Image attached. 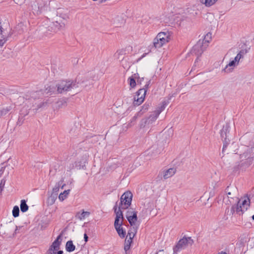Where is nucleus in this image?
Returning a JSON list of instances; mask_svg holds the SVG:
<instances>
[{
	"mask_svg": "<svg viewBox=\"0 0 254 254\" xmlns=\"http://www.w3.org/2000/svg\"><path fill=\"white\" fill-rule=\"evenodd\" d=\"M208 41L206 40V38L202 40H199L193 47L191 50V54L197 56L196 60L198 59V57L201 56L206 49L208 46Z\"/></svg>",
	"mask_w": 254,
	"mask_h": 254,
	"instance_id": "obj_6",
	"label": "nucleus"
},
{
	"mask_svg": "<svg viewBox=\"0 0 254 254\" xmlns=\"http://www.w3.org/2000/svg\"><path fill=\"white\" fill-rule=\"evenodd\" d=\"M23 25V24L22 23H19L16 26V28H15L16 30H18L19 33H20V34L22 33L24 31L23 29H22L21 30H20V29H19V28H21Z\"/></svg>",
	"mask_w": 254,
	"mask_h": 254,
	"instance_id": "obj_41",
	"label": "nucleus"
},
{
	"mask_svg": "<svg viewBox=\"0 0 254 254\" xmlns=\"http://www.w3.org/2000/svg\"><path fill=\"white\" fill-rule=\"evenodd\" d=\"M171 40V35L168 31L159 33L154 39L152 48H160Z\"/></svg>",
	"mask_w": 254,
	"mask_h": 254,
	"instance_id": "obj_4",
	"label": "nucleus"
},
{
	"mask_svg": "<svg viewBox=\"0 0 254 254\" xmlns=\"http://www.w3.org/2000/svg\"><path fill=\"white\" fill-rule=\"evenodd\" d=\"M156 254H164L163 250L160 251L159 252L157 253Z\"/></svg>",
	"mask_w": 254,
	"mask_h": 254,
	"instance_id": "obj_55",
	"label": "nucleus"
},
{
	"mask_svg": "<svg viewBox=\"0 0 254 254\" xmlns=\"http://www.w3.org/2000/svg\"><path fill=\"white\" fill-rule=\"evenodd\" d=\"M142 115V113H141V111H139L137 113H136L131 119L130 120V123H129L127 125V126L129 127H131L134 124V123L135 122L136 120L138 118L139 116H141Z\"/></svg>",
	"mask_w": 254,
	"mask_h": 254,
	"instance_id": "obj_27",
	"label": "nucleus"
},
{
	"mask_svg": "<svg viewBox=\"0 0 254 254\" xmlns=\"http://www.w3.org/2000/svg\"><path fill=\"white\" fill-rule=\"evenodd\" d=\"M4 26L3 24H2L1 20L0 19V35L3 36H7V34H9V33H6L5 32V29L4 28Z\"/></svg>",
	"mask_w": 254,
	"mask_h": 254,
	"instance_id": "obj_36",
	"label": "nucleus"
},
{
	"mask_svg": "<svg viewBox=\"0 0 254 254\" xmlns=\"http://www.w3.org/2000/svg\"><path fill=\"white\" fill-rule=\"evenodd\" d=\"M84 239L86 242L88 241V237L86 234H84Z\"/></svg>",
	"mask_w": 254,
	"mask_h": 254,
	"instance_id": "obj_51",
	"label": "nucleus"
},
{
	"mask_svg": "<svg viewBox=\"0 0 254 254\" xmlns=\"http://www.w3.org/2000/svg\"><path fill=\"white\" fill-rule=\"evenodd\" d=\"M65 26V24L61 20L53 22L49 27L48 30L52 32H57L62 29Z\"/></svg>",
	"mask_w": 254,
	"mask_h": 254,
	"instance_id": "obj_15",
	"label": "nucleus"
},
{
	"mask_svg": "<svg viewBox=\"0 0 254 254\" xmlns=\"http://www.w3.org/2000/svg\"><path fill=\"white\" fill-rule=\"evenodd\" d=\"M241 58H242V55H241L240 54H238L237 55V56L235 57L234 60H235V61H236L237 62V64H239V61Z\"/></svg>",
	"mask_w": 254,
	"mask_h": 254,
	"instance_id": "obj_42",
	"label": "nucleus"
},
{
	"mask_svg": "<svg viewBox=\"0 0 254 254\" xmlns=\"http://www.w3.org/2000/svg\"><path fill=\"white\" fill-rule=\"evenodd\" d=\"M41 92V91H28L25 95L24 98H25L26 100H35L36 98H38L39 96V93Z\"/></svg>",
	"mask_w": 254,
	"mask_h": 254,
	"instance_id": "obj_18",
	"label": "nucleus"
},
{
	"mask_svg": "<svg viewBox=\"0 0 254 254\" xmlns=\"http://www.w3.org/2000/svg\"><path fill=\"white\" fill-rule=\"evenodd\" d=\"M132 199V194L130 191L125 192L120 198L119 205L121 208H127L130 206Z\"/></svg>",
	"mask_w": 254,
	"mask_h": 254,
	"instance_id": "obj_9",
	"label": "nucleus"
},
{
	"mask_svg": "<svg viewBox=\"0 0 254 254\" xmlns=\"http://www.w3.org/2000/svg\"><path fill=\"white\" fill-rule=\"evenodd\" d=\"M56 197H57V195H55V194H52L48 199V203H50L51 205L54 203Z\"/></svg>",
	"mask_w": 254,
	"mask_h": 254,
	"instance_id": "obj_38",
	"label": "nucleus"
},
{
	"mask_svg": "<svg viewBox=\"0 0 254 254\" xmlns=\"http://www.w3.org/2000/svg\"><path fill=\"white\" fill-rule=\"evenodd\" d=\"M176 172V169L175 168H170L164 172L163 178L164 179H167L173 176Z\"/></svg>",
	"mask_w": 254,
	"mask_h": 254,
	"instance_id": "obj_22",
	"label": "nucleus"
},
{
	"mask_svg": "<svg viewBox=\"0 0 254 254\" xmlns=\"http://www.w3.org/2000/svg\"><path fill=\"white\" fill-rule=\"evenodd\" d=\"M19 214V208L18 206H14L12 210V215L14 217H17Z\"/></svg>",
	"mask_w": 254,
	"mask_h": 254,
	"instance_id": "obj_37",
	"label": "nucleus"
},
{
	"mask_svg": "<svg viewBox=\"0 0 254 254\" xmlns=\"http://www.w3.org/2000/svg\"><path fill=\"white\" fill-rule=\"evenodd\" d=\"M18 227L16 226V229L15 230V233H17V231H18Z\"/></svg>",
	"mask_w": 254,
	"mask_h": 254,
	"instance_id": "obj_57",
	"label": "nucleus"
},
{
	"mask_svg": "<svg viewBox=\"0 0 254 254\" xmlns=\"http://www.w3.org/2000/svg\"><path fill=\"white\" fill-rule=\"evenodd\" d=\"M136 233L137 231H131V230H128L127 235V236L125 242L124 250L125 251L127 252V251L129 250L130 245L132 242V239L135 236Z\"/></svg>",
	"mask_w": 254,
	"mask_h": 254,
	"instance_id": "obj_13",
	"label": "nucleus"
},
{
	"mask_svg": "<svg viewBox=\"0 0 254 254\" xmlns=\"http://www.w3.org/2000/svg\"><path fill=\"white\" fill-rule=\"evenodd\" d=\"M90 214V212L85 211L83 210L81 213L79 212H77L75 215V217L80 220H82L84 219L86 217H88Z\"/></svg>",
	"mask_w": 254,
	"mask_h": 254,
	"instance_id": "obj_23",
	"label": "nucleus"
},
{
	"mask_svg": "<svg viewBox=\"0 0 254 254\" xmlns=\"http://www.w3.org/2000/svg\"><path fill=\"white\" fill-rule=\"evenodd\" d=\"M45 104H47V103H44V102L41 103L37 105V107L35 109V110H38V109L42 107Z\"/></svg>",
	"mask_w": 254,
	"mask_h": 254,
	"instance_id": "obj_47",
	"label": "nucleus"
},
{
	"mask_svg": "<svg viewBox=\"0 0 254 254\" xmlns=\"http://www.w3.org/2000/svg\"><path fill=\"white\" fill-rule=\"evenodd\" d=\"M158 117L154 112L151 114L148 118L142 119L139 123L140 128H144L147 125L152 124L154 122Z\"/></svg>",
	"mask_w": 254,
	"mask_h": 254,
	"instance_id": "obj_12",
	"label": "nucleus"
},
{
	"mask_svg": "<svg viewBox=\"0 0 254 254\" xmlns=\"http://www.w3.org/2000/svg\"><path fill=\"white\" fill-rule=\"evenodd\" d=\"M246 53V52H245L244 50H241L238 54H240L242 55V58L244 57V55Z\"/></svg>",
	"mask_w": 254,
	"mask_h": 254,
	"instance_id": "obj_49",
	"label": "nucleus"
},
{
	"mask_svg": "<svg viewBox=\"0 0 254 254\" xmlns=\"http://www.w3.org/2000/svg\"><path fill=\"white\" fill-rule=\"evenodd\" d=\"M167 105V103L166 101H163L162 103V105L159 107L158 109L154 112L158 117L159 114L165 109L166 106Z\"/></svg>",
	"mask_w": 254,
	"mask_h": 254,
	"instance_id": "obj_30",
	"label": "nucleus"
},
{
	"mask_svg": "<svg viewBox=\"0 0 254 254\" xmlns=\"http://www.w3.org/2000/svg\"><path fill=\"white\" fill-rule=\"evenodd\" d=\"M45 91L47 93H50V94H52L53 93H57V87L56 85H48L45 89Z\"/></svg>",
	"mask_w": 254,
	"mask_h": 254,
	"instance_id": "obj_28",
	"label": "nucleus"
},
{
	"mask_svg": "<svg viewBox=\"0 0 254 254\" xmlns=\"http://www.w3.org/2000/svg\"><path fill=\"white\" fill-rule=\"evenodd\" d=\"M149 107V104H145L143 105V106L142 107V109H141L140 111H141V113L142 114L148 110V108Z\"/></svg>",
	"mask_w": 254,
	"mask_h": 254,
	"instance_id": "obj_40",
	"label": "nucleus"
},
{
	"mask_svg": "<svg viewBox=\"0 0 254 254\" xmlns=\"http://www.w3.org/2000/svg\"><path fill=\"white\" fill-rule=\"evenodd\" d=\"M69 191L70 190H64L63 192H61L59 196V199L61 201L64 200L67 197Z\"/></svg>",
	"mask_w": 254,
	"mask_h": 254,
	"instance_id": "obj_32",
	"label": "nucleus"
},
{
	"mask_svg": "<svg viewBox=\"0 0 254 254\" xmlns=\"http://www.w3.org/2000/svg\"><path fill=\"white\" fill-rule=\"evenodd\" d=\"M150 83V81L149 80L143 88L140 89L136 92V95L134 97L133 104L134 106H139L143 102Z\"/></svg>",
	"mask_w": 254,
	"mask_h": 254,
	"instance_id": "obj_7",
	"label": "nucleus"
},
{
	"mask_svg": "<svg viewBox=\"0 0 254 254\" xmlns=\"http://www.w3.org/2000/svg\"><path fill=\"white\" fill-rule=\"evenodd\" d=\"M63 251H59L58 252H56V254H63Z\"/></svg>",
	"mask_w": 254,
	"mask_h": 254,
	"instance_id": "obj_54",
	"label": "nucleus"
},
{
	"mask_svg": "<svg viewBox=\"0 0 254 254\" xmlns=\"http://www.w3.org/2000/svg\"><path fill=\"white\" fill-rule=\"evenodd\" d=\"M209 36L210 35L209 34H207L203 39H205L206 38V40L209 42V41L207 39H208V38H210Z\"/></svg>",
	"mask_w": 254,
	"mask_h": 254,
	"instance_id": "obj_53",
	"label": "nucleus"
},
{
	"mask_svg": "<svg viewBox=\"0 0 254 254\" xmlns=\"http://www.w3.org/2000/svg\"><path fill=\"white\" fill-rule=\"evenodd\" d=\"M58 106L59 107H62L63 106H66V102L65 101H62L58 102Z\"/></svg>",
	"mask_w": 254,
	"mask_h": 254,
	"instance_id": "obj_43",
	"label": "nucleus"
},
{
	"mask_svg": "<svg viewBox=\"0 0 254 254\" xmlns=\"http://www.w3.org/2000/svg\"><path fill=\"white\" fill-rule=\"evenodd\" d=\"M23 118H24L23 117L21 116H20V117H19V118L18 119V125H21L23 123V121L24 120Z\"/></svg>",
	"mask_w": 254,
	"mask_h": 254,
	"instance_id": "obj_45",
	"label": "nucleus"
},
{
	"mask_svg": "<svg viewBox=\"0 0 254 254\" xmlns=\"http://www.w3.org/2000/svg\"><path fill=\"white\" fill-rule=\"evenodd\" d=\"M65 249L66 251L71 252L75 250V246L73 245L72 241H68L66 243Z\"/></svg>",
	"mask_w": 254,
	"mask_h": 254,
	"instance_id": "obj_26",
	"label": "nucleus"
},
{
	"mask_svg": "<svg viewBox=\"0 0 254 254\" xmlns=\"http://www.w3.org/2000/svg\"><path fill=\"white\" fill-rule=\"evenodd\" d=\"M62 237V234H60L52 243L47 252L48 254H56V251L59 249L60 246L61 244Z\"/></svg>",
	"mask_w": 254,
	"mask_h": 254,
	"instance_id": "obj_11",
	"label": "nucleus"
},
{
	"mask_svg": "<svg viewBox=\"0 0 254 254\" xmlns=\"http://www.w3.org/2000/svg\"><path fill=\"white\" fill-rule=\"evenodd\" d=\"M218 254H227L226 252H221V253H219Z\"/></svg>",
	"mask_w": 254,
	"mask_h": 254,
	"instance_id": "obj_56",
	"label": "nucleus"
},
{
	"mask_svg": "<svg viewBox=\"0 0 254 254\" xmlns=\"http://www.w3.org/2000/svg\"><path fill=\"white\" fill-rule=\"evenodd\" d=\"M237 65V62L235 61V60L234 59L232 61H231L228 65H226V67L224 69V70L225 72H231L232 70L230 69V68L227 69L228 66L232 67V66H235L236 65Z\"/></svg>",
	"mask_w": 254,
	"mask_h": 254,
	"instance_id": "obj_34",
	"label": "nucleus"
},
{
	"mask_svg": "<svg viewBox=\"0 0 254 254\" xmlns=\"http://www.w3.org/2000/svg\"><path fill=\"white\" fill-rule=\"evenodd\" d=\"M4 169H5V167H2L0 169V176H1L2 175V174H3L4 171Z\"/></svg>",
	"mask_w": 254,
	"mask_h": 254,
	"instance_id": "obj_48",
	"label": "nucleus"
},
{
	"mask_svg": "<svg viewBox=\"0 0 254 254\" xmlns=\"http://www.w3.org/2000/svg\"><path fill=\"white\" fill-rule=\"evenodd\" d=\"M14 1H15L16 0H14Z\"/></svg>",
	"mask_w": 254,
	"mask_h": 254,
	"instance_id": "obj_59",
	"label": "nucleus"
},
{
	"mask_svg": "<svg viewBox=\"0 0 254 254\" xmlns=\"http://www.w3.org/2000/svg\"><path fill=\"white\" fill-rule=\"evenodd\" d=\"M28 208H29V207H28V205L26 204V202L25 200H24V199L21 200V203H20L21 211L22 212H25L26 211H27L28 210Z\"/></svg>",
	"mask_w": 254,
	"mask_h": 254,
	"instance_id": "obj_31",
	"label": "nucleus"
},
{
	"mask_svg": "<svg viewBox=\"0 0 254 254\" xmlns=\"http://www.w3.org/2000/svg\"><path fill=\"white\" fill-rule=\"evenodd\" d=\"M137 77H138V73H134L128 78V82L130 88H133L136 86V82L135 79H136Z\"/></svg>",
	"mask_w": 254,
	"mask_h": 254,
	"instance_id": "obj_20",
	"label": "nucleus"
},
{
	"mask_svg": "<svg viewBox=\"0 0 254 254\" xmlns=\"http://www.w3.org/2000/svg\"><path fill=\"white\" fill-rule=\"evenodd\" d=\"M126 218L131 226V228L129 230H131V231H137L138 229L139 224H136V222L137 221L136 213H133L131 216H128Z\"/></svg>",
	"mask_w": 254,
	"mask_h": 254,
	"instance_id": "obj_14",
	"label": "nucleus"
},
{
	"mask_svg": "<svg viewBox=\"0 0 254 254\" xmlns=\"http://www.w3.org/2000/svg\"><path fill=\"white\" fill-rule=\"evenodd\" d=\"M252 218H253V219L254 220V215H253V216H252Z\"/></svg>",
	"mask_w": 254,
	"mask_h": 254,
	"instance_id": "obj_58",
	"label": "nucleus"
},
{
	"mask_svg": "<svg viewBox=\"0 0 254 254\" xmlns=\"http://www.w3.org/2000/svg\"><path fill=\"white\" fill-rule=\"evenodd\" d=\"M209 36L210 35L209 34H207L203 39H205L206 38V40L209 42V41L207 39H208V38H210Z\"/></svg>",
	"mask_w": 254,
	"mask_h": 254,
	"instance_id": "obj_52",
	"label": "nucleus"
},
{
	"mask_svg": "<svg viewBox=\"0 0 254 254\" xmlns=\"http://www.w3.org/2000/svg\"><path fill=\"white\" fill-rule=\"evenodd\" d=\"M230 126L226 124L223 126L221 130L220 135L223 142V146L222 148V153L225 152L226 148L229 144L230 140L229 139Z\"/></svg>",
	"mask_w": 254,
	"mask_h": 254,
	"instance_id": "obj_8",
	"label": "nucleus"
},
{
	"mask_svg": "<svg viewBox=\"0 0 254 254\" xmlns=\"http://www.w3.org/2000/svg\"><path fill=\"white\" fill-rule=\"evenodd\" d=\"M57 94H63L70 91L74 88L78 87L76 81L72 80H63L56 84Z\"/></svg>",
	"mask_w": 254,
	"mask_h": 254,
	"instance_id": "obj_2",
	"label": "nucleus"
},
{
	"mask_svg": "<svg viewBox=\"0 0 254 254\" xmlns=\"http://www.w3.org/2000/svg\"><path fill=\"white\" fill-rule=\"evenodd\" d=\"M136 79H137V84H141V82L144 80V78L143 77H141V78L138 75V77H137Z\"/></svg>",
	"mask_w": 254,
	"mask_h": 254,
	"instance_id": "obj_46",
	"label": "nucleus"
},
{
	"mask_svg": "<svg viewBox=\"0 0 254 254\" xmlns=\"http://www.w3.org/2000/svg\"><path fill=\"white\" fill-rule=\"evenodd\" d=\"M240 156L241 161L233 168V172L235 173L245 172L252 165H254V141L250 146H245L244 152Z\"/></svg>",
	"mask_w": 254,
	"mask_h": 254,
	"instance_id": "obj_1",
	"label": "nucleus"
},
{
	"mask_svg": "<svg viewBox=\"0 0 254 254\" xmlns=\"http://www.w3.org/2000/svg\"><path fill=\"white\" fill-rule=\"evenodd\" d=\"M32 106L30 108L28 105L24 106L20 111V115L22 117H25L29 114L28 110L30 109Z\"/></svg>",
	"mask_w": 254,
	"mask_h": 254,
	"instance_id": "obj_29",
	"label": "nucleus"
},
{
	"mask_svg": "<svg viewBox=\"0 0 254 254\" xmlns=\"http://www.w3.org/2000/svg\"><path fill=\"white\" fill-rule=\"evenodd\" d=\"M12 109L11 106L0 108V118L6 115Z\"/></svg>",
	"mask_w": 254,
	"mask_h": 254,
	"instance_id": "obj_25",
	"label": "nucleus"
},
{
	"mask_svg": "<svg viewBox=\"0 0 254 254\" xmlns=\"http://www.w3.org/2000/svg\"><path fill=\"white\" fill-rule=\"evenodd\" d=\"M194 243L193 240L190 237L185 236L181 239L173 248V254H177L181 251L191 246Z\"/></svg>",
	"mask_w": 254,
	"mask_h": 254,
	"instance_id": "obj_5",
	"label": "nucleus"
},
{
	"mask_svg": "<svg viewBox=\"0 0 254 254\" xmlns=\"http://www.w3.org/2000/svg\"><path fill=\"white\" fill-rule=\"evenodd\" d=\"M127 208H121L120 205L118 208V202H116L115 205L114 206L113 209L116 214V217L114 223L117 224L118 223H123L124 217L123 213V210L127 209Z\"/></svg>",
	"mask_w": 254,
	"mask_h": 254,
	"instance_id": "obj_10",
	"label": "nucleus"
},
{
	"mask_svg": "<svg viewBox=\"0 0 254 254\" xmlns=\"http://www.w3.org/2000/svg\"><path fill=\"white\" fill-rule=\"evenodd\" d=\"M63 182L64 181L61 180L56 184L53 189L52 194H55V195H57L58 192L59 191L60 187L62 186V189H63L64 187L65 186V184H63Z\"/></svg>",
	"mask_w": 254,
	"mask_h": 254,
	"instance_id": "obj_21",
	"label": "nucleus"
},
{
	"mask_svg": "<svg viewBox=\"0 0 254 254\" xmlns=\"http://www.w3.org/2000/svg\"><path fill=\"white\" fill-rule=\"evenodd\" d=\"M133 213H136V214L137 213V211H134L133 209H128L126 212V217H127L128 216H131Z\"/></svg>",
	"mask_w": 254,
	"mask_h": 254,
	"instance_id": "obj_39",
	"label": "nucleus"
},
{
	"mask_svg": "<svg viewBox=\"0 0 254 254\" xmlns=\"http://www.w3.org/2000/svg\"><path fill=\"white\" fill-rule=\"evenodd\" d=\"M147 53H144L143 54L142 56L139 58L137 60V62H138L139 61H140L141 59H142L143 58L145 57L146 56V55H147Z\"/></svg>",
	"mask_w": 254,
	"mask_h": 254,
	"instance_id": "obj_50",
	"label": "nucleus"
},
{
	"mask_svg": "<svg viewBox=\"0 0 254 254\" xmlns=\"http://www.w3.org/2000/svg\"><path fill=\"white\" fill-rule=\"evenodd\" d=\"M123 225V223L121 222V223H118L117 225L116 223H114V227L117 231L118 234L121 238H124L126 235V230H124L122 227Z\"/></svg>",
	"mask_w": 254,
	"mask_h": 254,
	"instance_id": "obj_17",
	"label": "nucleus"
},
{
	"mask_svg": "<svg viewBox=\"0 0 254 254\" xmlns=\"http://www.w3.org/2000/svg\"><path fill=\"white\" fill-rule=\"evenodd\" d=\"M225 193L228 198L233 199L235 197L236 189L233 187L228 186L225 189Z\"/></svg>",
	"mask_w": 254,
	"mask_h": 254,
	"instance_id": "obj_19",
	"label": "nucleus"
},
{
	"mask_svg": "<svg viewBox=\"0 0 254 254\" xmlns=\"http://www.w3.org/2000/svg\"><path fill=\"white\" fill-rule=\"evenodd\" d=\"M235 197L237 201V205H234L232 206L231 212L232 214L236 212L240 215L247 210L250 205V199L248 197H245L241 199H239L237 197Z\"/></svg>",
	"mask_w": 254,
	"mask_h": 254,
	"instance_id": "obj_3",
	"label": "nucleus"
},
{
	"mask_svg": "<svg viewBox=\"0 0 254 254\" xmlns=\"http://www.w3.org/2000/svg\"><path fill=\"white\" fill-rule=\"evenodd\" d=\"M5 182L6 181L4 179H3L1 180L0 183V187L1 189H3L5 184Z\"/></svg>",
	"mask_w": 254,
	"mask_h": 254,
	"instance_id": "obj_44",
	"label": "nucleus"
},
{
	"mask_svg": "<svg viewBox=\"0 0 254 254\" xmlns=\"http://www.w3.org/2000/svg\"><path fill=\"white\" fill-rule=\"evenodd\" d=\"M126 54V50L124 49H120L118 50L114 55V57L120 60L124 59V55Z\"/></svg>",
	"mask_w": 254,
	"mask_h": 254,
	"instance_id": "obj_24",
	"label": "nucleus"
},
{
	"mask_svg": "<svg viewBox=\"0 0 254 254\" xmlns=\"http://www.w3.org/2000/svg\"><path fill=\"white\" fill-rule=\"evenodd\" d=\"M11 35V34L9 32V34H7V36L5 37L3 36H1V39H0V47H1L3 46L5 42L7 41L8 38Z\"/></svg>",
	"mask_w": 254,
	"mask_h": 254,
	"instance_id": "obj_35",
	"label": "nucleus"
},
{
	"mask_svg": "<svg viewBox=\"0 0 254 254\" xmlns=\"http://www.w3.org/2000/svg\"><path fill=\"white\" fill-rule=\"evenodd\" d=\"M43 4L39 1L35 0L32 4V10L34 14L39 15L41 13L43 8Z\"/></svg>",
	"mask_w": 254,
	"mask_h": 254,
	"instance_id": "obj_16",
	"label": "nucleus"
},
{
	"mask_svg": "<svg viewBox=\"0 0 254 254\" xmlns=\"http://www.w3.org/2000/svg\"><path fill=\"white\" fill-rule=\"evenodd\" d=\"M217 1V0H200V1L206 6H210L213 5Z\"/></svg>",
	"mask_w": 254,
	"mask_h": 254,
	"instance_id": "obj_33",
	"label": "nucleus"
}]
</instances>
